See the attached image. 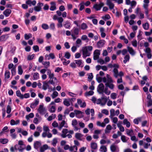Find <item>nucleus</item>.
I'll use <instances>...</instances> for the list:
<instances>
[{"label": "nucleus", "mask_w": 152, "mask_h": 152, "mask_svg": "<svg viewBox=\"0 0 152 152\" xmlns=\"http://www.w3.org/2000/svg\"><path fill=\"white\" fill-rule=\"evenodd\" d=\"M8 140L6 139H0V142L3 144H5L8 142Z\"/></svg>", "instance_id": "59"}, {"label": "nucleus", "mask_w": 152, "mask_h": 152, "mask_svg": "<svg viewBox=\"0 0 152 152\" xmlns=\"http://www.w3.org/2000/svg\"><path fill=\"white\" fill-rule=\"evenodd\" d=\"M104 4L103 3L101 2L99 4H95L93 6V8H94L96 10L98 11L100 10L101 8L104 5Z\"/></svg>", "instance_id": "10"}, {"label": "nucleus", "mask_w": 152, "mask_h": 152, "mask_svg": "<svg viewBox=\"0 0 152 152\" xmlns=\"http://www.w3.org/2000/svg\"><path fill=\"white\" fill-rule=\"evenodd\" d=\"M75 112L77 117L78 118H80L81 117L79 115L80 114H82V112L81 111L76 110L75 111Z\"/></svg>", "instance_id": "51"}, {"label": "nucleus", "mask_w": 152, "mask_h": 152, "mask_svg": "<svg viewBox=\"0 0 152 152\" xmlns=\"http://www.w3.org/2000/svg\"><path fill=\"white\" fill-rule=\"evenodd\" d=\"M71 56L70 53L68 52H66L65 53L64 57L66 58L69 59Z\"/></svg>", "instance_id": "64"}, {"label": "nucleus", "mask_w": 152, "mask_h": 152, "mask_svg": "<svg viewBox=\"0 0 152 152\" xmlns=\"http://www.w3.org/2000/svg\"><path fill=\"white\" fill-rule=\"evenodd\" d=\"M41 142L39 141H36L34 142V148L36 149H37L40 147L41 146Z\"/></svg>", "instance_id": "23"}, {"label": "nucleus", "mask_w": 152, "mask_h": 152, "mask_svg": "<svg viewBox=\"0 0 152 152\" xmlns=\"http://www.w3.org/2000/svg\"><path fill=\"white\" fill-rule=\"evenodd\" d=\"M100 143L101 144H104L106 143L108 144L110 143V140L109 139L105 140V139H101L100 141Z\"/></svg>", "instance_id": "27"}, {"label": "nucleus", "mask_w": 152, "mask_h": 152, "mask_svg": "<svg viewBox=\"0 0 152 152\" xmlns=\"http://www.w3.org/2000/svg\"><path fill=\"white\" fill-rule=\"evenodd\" d=\"M127 49L129 53L132 56H134L136 54V52L134 50L133 48L129 46L127 47Z\"/></svg>", "instance_id": "16"}, {"label": "nucleus", "mask_w": 152, "mask_h": 152, "mask_svg": "<svg viewBox=\"0 0 152 152\" xmlns=\"http://www.w3.org/2000/svg\"><path fill=\"white\" fill-rule=\"evenodd\" d=\"M106 4L110 9H113L114 7V5L110 0H107Z\"/></svg>", "instance_id": "18"}, {"label": "nucleus", "mask_w": 152, "mask_h": 152, "mask_svg": "<svg viewBox=\"0 0 152 152\" xmlns=\"http://www.w3.org/2000/svg\"><path fill=\"white\" fill-rule=\"evenodd\" d=\"M16 94L17 96L20 97L21 99H23L24 98L23 95L21 94L20 91L19 90L17 91H16Z\"/></svg>", "instance_id": "34"}, {"label": "nucleus", "mask_w": 152, "mask_h": 152, "mask_svg": "<svg viewBox=\"0 0 152 152\" xmlns=\"http://www.w3.org/2000/svg\"><path fill=\"white\" fill-rule=\"evenodd\" d=\"M143 2L144 4L143 6V8H148L149 3V0H144Z\"/></svg>", "instance_id": "31"}, {"label": "nucleus", "mask_w": 152, "mask_h": 152, "mask_svg": "<svg viewBox=\"0 0 152 152\" xmlns=\"http://www.w3.org/2000/svg\"><path fill=\"white\" fill-rule=\"evenodd\" d=\"M82 61L81 60H75V64H77L78 66L80 67L82 63Z\"/></svg>", "instance_id": "63"}, {"label": "nucleus", "mask_w": 152, "mask_h": 152, "mask_svg": "<svg viewBox=\"0 0 152 152\" xmlns=\"http://www.w3.org/2000/svg\"><path fill=\"white\" fill-rule=\"evenodd\" d=\"M48 146L47 145H44L40 148V151L41 152H44V151L48 148Z\"/></svg>", "instance_id": "39"}, {"label": "nucleus", "mask_w": 152, "mask_h": 152, "mask_svg": "<svg viewBox=\"0 0 152 152\" xmlns=\"http://www.w3.org/2000/svg\"><path fill=\"white\" fill-rule=\"evenodd\" d=\"M65 122L64 120H63L62 121L61 123L60 124L59 126L58 127V128L59 129H61L63 127L64 124H65Z\"/></svg>", "instance_id": "52"}, {"label": "nucleus", "mask_w": 152, "mask_h": 152, "mask_svg": "<svg viewBox=\"0 0 152 152\" xmlns=\"http://www.w3.org/2000/svg\"><path fill=\"white\" fill-rule=\"evenodd\" d=\"M15 150H18L19 152H23L25 148V146H23L16 145L15 146Z\"/></svg>", "instance_id": "14"}, {"label": "nucleus", "mask_w": 152, "mask_h": 152, "mask_svg": "<svg viewBox=\"0 0 152 152\" xmlns=\"http://www.w3.org/2000/svg\"><path fill=\"white\" fill-rule=\"evenodd\" d=\"M64 19L62 18L61 20H59L58 21V23L57 24V26L58 28H61L63 27V25L62 23L63 22Z\"/></svg>", "instance_id": "30"}, {"label": "nucleus", "mask_w": 152, "mask_h": 152, "mask_svg": "<svg viewBox=\"0 0 152 152\" xmlns=\"http://www.w3.org/2000/svg\"><path fill=\"white\" fill-rule=\"evenodd\" d=\"M56 115L55 114H52L48 118V120L50 121L54 119L56 117Z\"/></svg>", "instance_id": "43"}, {"label": "nucleus", "mask_w": 152, "mask_h": 152, "mask_svg": "<svg viewBox=\"0 0 152 152\" xmlns=\"http://www.w3.org/2000/svg\"><path fill=\"white\" fill-rule=\"evenodd\" d=\"M120 39L121 40H123L124 41V42L126 44H127L128 43V39L126 38L124 36H120Z\"/></svg>", "instance_id": "48"}, {"label": "nucleus", "mask_w": 152, "mask_h": 152, "mask_svg": "<svg viewBox=\"0 0 152 152\" xmlns=\"http://www.w3.org/2000/svg\"><path fill=\"white\" fill-rule=\"evenodd\" d=\"M43 5V3L41 2H39L37 4V5L34 7V10L36 12L40 11L42 9V7Z\"/></svg>", "instance_id": "8"}, {"label": "nucleus", "mask_w": 152, "mask_h": 152, "mask_svg": "<svg viewBox=\"0 0 152 152\" xmlns=\"http://www.w3.org/2000/svg\"><path fill=\"white\" fill-rule=\"evenodd\" d=\"M105 43V41L104 40H101L99 41L97 43L96 45L99 48L103 47Z\"/></svg>", "instance_id": "12"}, {"label": "nucleus", "mask_w": 152, "mask_h": 152, "mask_svg": "<svg viewBox=\"0 0 152 152\" xmlns=\"http://www.w3.org/2000/svg\"><path fill=\"white\" fill-rule=\"evenodd\" d=\"M34 117V114L32 113H30L28 115H26V118L27 120H28L30 118H33Z\"/></svg>", "instance_id": "53"}, {"label": "nucleus", "mask_w": 152, "mask_h": 152, "mask_svg": "<svg viewBox=\"0 0 152 152\" xmlns=\"http://www.w3.org/2000/svg\"><path fill=\"white\" fill-rule=\"evenodd\" d=\"M42 136L43 138L47 137L48 138H50L52 137V135L50 132H43L42 134Z\"/></svg>", "instance_id": "13"}, {"label": "nucleus", "mask_w": 152, "mask_h": 152, "mask_svg": "<svg viewBox=\"0 0 152 152\" xmlns=\"http://www.w3.org/2000/svg\"><path fill=\"white\" fill-rule=\"evenodd\" d=\"M103 78L104 77L102 78V77H99L98 75H97L96 76V80L99 83L101 82L102 81H103Z\"/></svg>", "instance_id": "62"}, {"label": "nucleus", "mask_w": 152, "mask_h": 152, "mask_svg": "<svg viewBox=\"0 0 152 152\" xmlns=\"http://www.w3.org/2000/svg\"><path fill=\"white\" fill-rule=\"evenodd\" d=\"M77 103L80 105L81 107H84L86 106V103L85 102H82L81 100L80 99H77Z\"/></svg>", "instance_id": "26"}, {"label": "nucleus", "mask_w": 152, "mask_h": 152, "mask_svg": "<svg viewBox=\"0 0 152 152\" xmlns=\"http://www.w3.org/2000/svg\"><path fill=\"white\" fill-rule=\"evenodd\" d=\"M82 137V135L80 133H77L75 134V137L78 139H80Z\"/></svg>", "instance_id": "61"}, {"label": "nucleus", "mask_w": 152, "mask_h": 152, "mask_svg": "<svg viewBox=\"0 0 152 152\" xmlns=\"http://www.w3.org/2000/svg\"><path fill=\"white\" fill-rule=\"evenodd\" d=\"M110 118H112V117H113L115 115V110L113 109H111L110 110Z\"/></svg>", "instance_id": "38"}, {"label": "nucleus", "mask_w": 152, "mask_h": 152, "mask_svg": "<svg viewBox=\"0 0 152 152\" xmlns=\"http://www.w3.org/2000/svg\"><path fill=\"white\" fill-rule=\"evenodd\" d=\"M77 121L76 119H75L72 121V125L74 127V130L75 131H77L80 129L77 126Z\"/></svg>", "instance_id": "6"}, {"label": "nucleus", "mask_w": 152, "mask_h": 152, "mask_svg": "<svg viewBox=\"0 0 152 152\" xmlns=\"http://www.w3.org/2000/svg\"><path fill=\"white\" fill-rule=\"evenodd\" d=\"M18 74L19 75H21L23 73V70L22 69V67L20 66H19L18 67Z\"/></svg>", "instance_id": "49"}, {"label": "nucleus", "mask_w": 152, "mask_h": 152, "mask_svg": "<svg viewBox=\"0 0 152 152\" xmlns=\"http://www.w3.org/2000/svg\"><path fill=\"white\" fill-rule=\"evenodd\" d=\"M88 28V26L85 23H82L81 25V28L83 30H84Z\"/></svg>", "instance_id": "57"}, {"label": "nucleus", "mask_w": 152, "mask_h": 152, "mask_svg": "<svg viewBox=\"0 0 152 152\" xmlns=\"http://www.w3.org/2000/svg\"><path fill=\"white\" fill-rule=\"evenodd\" d=\"M71 99H64L63 102L64 104L67 107L69 106L70 104Z\"/></svg>", "instance_id": "20"}, {"label": "nucleus", "mask_w": 152, "mask_h": 152, "mask_svg": "<svg viewBox=\"0 0 152 152\" xmlns=\"http://www.w3.org/2000/svg\"><path fill=\"white\" fill-rule=\"evenodd\" d=\"M104 89V86L102 83H100L98 87L97 91L99 94L103 93Z\"/></svg>", "instance_id": "11"}, {"label": "nucleus", "mask_w": 152, "mask_h": 152, "mask_svg": "<svg viewBox=\"0 0 152 152\" xmlns=\"http://www.w3.org/2000/svg\"><path fill=\"white\" fill-rule=\"evenodd\" d=\"M11 10L10 9H7L4 12L3 14L6 17L9 16L11 13Z\"/></svg>", "instance_id": "22"}, {"label": "nucleus", "mask_w": 152, "mask_h": 152, "mask_svg": "<svg viewBox=\"0 0 152 152\" xmlns=\"http://www.w3.org/2000/svg\"><path fill=\"white\" fill-rule=\"evenodd\" d=\"M43 132H50V129L47 126L44 125L43 126Z\"/></svg>", "instance_id": "50"}, {"label": "nucleus", "mask_w": 152, "mask_h": 152, "mask_svg": "<svg viewBox=\"0 0 152 152\" xmlns=\"http://www.w3.org/2000/svg\"><path fill=\"white\" fill-rule=\"evenodd\" d=\"M130 58V57L129 55L127 54L126 55L124 58V60L123 61L124 63V64L126 63L127 61H129Z\"/></svg>", "instance_id": "36"}, {"label": "nucleus", "mask_w": 152, "mask_h": 152, "mask_svg": "<svg viewBox=\"0 0 152 152\" xmlns=\"http://www.w3.org/2000/svg\"><path fill=\"white\" fill-rule=\"evenodd\" d=\"M50 4L51 6L50 8V10L51 11H53L55 10L56 9L55 3L54 2H51L50 3Z\"/></svg>", "instance_id": "28"}, {"label": "nucleus", "mask_w": 152, "mask_h": 152, "mask_svg": "<svg viewBox=\"0 0 152 152\" xmlns=\"http://www.w3.org/2000/svg\"><path fill=\"white\" fill-rule=\"evenodd\" d=\"M26 3L29 5L30 6H31L32 5L34 6L36 3V1L35 0L31 1V0H28L26 1Z\"/></svg>", "instance_id": "21"}, {"label": "nucleus", "mask_w": 152, "mask_h": 152, "mask_svg": "<svg viewBox=\"0 0 152 152\" xmlns=\"http://www.w3.org/2000/svg\"><path fill=\"white\" fill-rule=\"evenodd\" d=\"M38 111L41 114H43L44 113L45 111V109L44 107L43 104L39 105Z\"/></svg>", "instance_id": "15"}, {"label": "nucleus", "mask_w": 152, "mask_h": 152, "mask_svg": "<svg viewBox=\"0 0 152 152\" xmlns=\"http://www.w3.org/2000/svg\"><path fill=\"white\" fill-rule=\"evenodd\" d=\"M58 94L56 91H55L53 92V94L51 95V96L53 99H54L58 95Z\"/></svg>", "instance_id": "47"}, {"label": "nucleus", "mask_w": 152, "mask_h": 152, "mask_svg": "<svg viewBox=\"0 0 152 152\" xmlns=\"http://www.w3.org/2000/svg\"><path fill=\"white\" fill-rule=\"evenodd\" d=\"M58 142L57 139L56 138H54L52 142V145L54 146H55L56 145V144Z\"/></svg>", "instance_id": "56"}, {"label": "nucleus", "mask_w": 152, "mask_h": 152, "mask_svg": "<svg viewBox=\"0 0 152 152\" xmlns=\"http://www.w3.org/2000/svg\"><path fill=\"white\" fill-rule=\"evenodd\" d=\"M49 87L48 83L45 81L43 82V85L42 86V88L44 90H46L48 87Z\"/></svg>", "instance_id": "40"}, {"label": "nucleus", "mask_w": 152, "mask_h": 152, "mask_svg": "<svg viewBox=\"0 0 152 152\" xmlns=\"http://www.w3.org/2000/svg\"><path fill=\"white\" fill-rule=\"evenodd\" d=\"M49 78L51 80L54 79V81H56L57 79L56 77H54V74L53 73L48 75Z\"/></svg>", "instance_id": "55"}, {"label": "nucleus", "mask_w": 152, "mask_h": 152, "mask_svg": "<svg viewBox=\"0 0 152 152\" xmlns=\"http://www.w3.org/2000/svg\"><path fill=\"white\" fill-rule=\"evenodd\" d=\"M128 139L129 138H127L124 135H122L121 136V139L123 142H126Z\"/></svg>", "instance_id": "44"}, {"label": "nucleus", "mask_w": 152, "mask_h": 152, "mask_svg": "<svg viewBox=\"0 0 152 152\" xmlns=\"http://www.w3.org/2000/svg\"><path fill=\"white\" fill-rule=\"evenodd\" d=\"M94 92L93 91H90L88 92H86L85 94V96L87 97L90 96H92L93 95Z\"/></svg>", "instance_id": "42"}, {"label": "nucleus", "mask_w": 152, "mask_h": 152, "mask_svg": "<svg viewBox=\"0 0 152 152\" xmlns=\"http://www.w3.org/2000/svg\"><path fill=\"white\" fill-rule=\"evenodd\" d=\"M110 18V15L108 14H107L105 16H103L102 17V18L105 21L109 19Z\"/></svg>", "instance_id": "46"}, {"label": "nucleus", "mask_w": 152, "mask_h": 152, "mask_svg": "<svg viewBox=\"0 0 152 152\" xmlns=\"http://www.w3.org/2000/svg\"><path fill=\"white\" fill-rule=\"evenodd\" d=\"M93 49V47L91 46H87L83 47L82 48V51L83 53V57L86 58L90 56L91 51Z\"/></svg>", "instance_id": "3"}, {"label": "nucleus", "mask_w": 152, "mask_h": 152, "mask_svg": "<svg viewBox=\"0 0 152 152\" xmlns=\"http://www.w3.org/2000/svg\"><path fill=\"white\" fill-rule=\"evenodd\" d=\"M110 149L112 152H118L119 149L118 147L115 144H112L110 146Z\"/></svg>", "instance_id": "9"}, {"label": "nucleus", "mask_w": 152, "mask_h": 152, "mask_svg": "<svg viewBox=\"0 0 152 152\" xmlns=\"http://www.w3.org/2000/svg\"><path fill=\"white\" fill-rule=\"evenodd\" d=\"M63 26L66 29H69L71 26V23L68 20H66L64 23Z\"/></svg>", "instance_id": "19"}, {"label": "nucleus", "mask_w": 152, "mask_h": 152, "mask_svg": "<svg viewBox=\"0 0 152 152\" xmlns=\"http://www.w3.org/2000/svg\"><path fill=\"white\" fill-rule=\"evenodd\" d=\"M123 124H124L126 125V126L128 128H129L130 126V122L128 121V120L126 119H124V120Z\"/></svg>", "instance_id": "35"}, {"label": "nucleus", "mask_w": 152, "mask_h": 152, "mask_svg": "<svg viewBox=\"0 0 152 152\" xmlns=\"http://www.w3.org/2000/svg\"><path fill=\"white\" fill-rule=\"evenodd\" d=\"M149 24L148 23H146L142 24L143 28L145 30H147L149 28Z\"/></svg>", "instance_id": "54"}, {"label": "nucleus", "mask_w": 152, "mask_h": 152, "mask_svg": "<svg viewBox=\"0 0 152 152\" xmlns=\"http://www.w3.org/2000/svg\"><path fill=\"white\" fill-rule=\"evenodd\" d=\"M39 103V100L38 99H36L34 102L31 104L30 107L32 108H34Z\"/></svg>", "instance_id": "17"}, {"label": "nucleus", "mask_w": 152, "mask_h": 152, "mask_svg": "<svg viewBox=\"0 0 152 152\" xmlns=\"http://www.w3.org/2000/svg\"><path fill=\"white\" fill-rule=\"evenodd\" d=\"M32 35L31 34L29 33L28 34H25L24 35L25 38L26 40H28L29 38L32 37Z\"/></svg>", "instance_id": "58"}, {"label": "nucleus", "mask_w": 152, "mask_h": 152, "mask_svg": "<svg viewBox=\"0 0 152 152\" xmlns=\"http://www.w3.org/2000/svg\"><path fill=\"white\" fill-rule=\"evenodd\" d=\"M61 134V137L64 138L67 137L68 138H71L72 137L71 135L73 134L74 132L73 130L68 131L67 129H63Z\"/></svg>", "instance_id": "4"}, {"label": "nucleus", "mask_w": 152, "mask_h": 152, "mask_svg": "<svg viewBox=\"0 0 152 152\" xmlns=\"http://www.w3.org/2000/svg\"><path fill=\"white\" fill-rule=\"evenodd\" d=\"M91 147L92 149L96 150L97 148V144L94 142H92L91 143Z\"/></svg>", "instance_id": "29"}, {"label": "nucleus", "mask_w": 152, "mask_h": 152, "mask_svg": "<svg viewBox=\"0 0 152 152\" xmlns=\"http://www.w3.org/2000/svg\"><path fill=\"white\" fill-rule=\"evenodd\" d=\"M33 76L34 80H37L39 78V74L37 72L34 73L33 74Z\"/></svg>", "instance_id": "45"}, {"label": "nucleus", "mask_w": 152, "mask_h": 152, "mask_svg": "<svg viewBox=\"0 0 152 152\" xmlns=\"http://www.w3.org/2000/svg\"><path fill=\"white\" fill-rule=\"evenodd\" d=\"M100 54V50H96L94 53V59L95 60L98 59L99 58Z\"/></svg>", "instance_id": "7"}, {"label": "nucleus", "mask_w": 152, "mask_h": 152, "mask_svg": "<svg viewBox=\"0 0 152 152\" xmlns=\"http://www.w3.org/2000/svg\"><path fill=\"white\" fill-rule=\"evenodd\" d=\"M113 72L114 73V76L116 78H117L118 76H119L121 77L124 75V74L122 71H121L118 73V69H116L115 68L114 69H113Z\"/></svg>", "instance_id": "5"}, {"label": "nucleus", "mask_w": 152, "mask_h": 152, "mask_svg": "<svg viewBox=\"0 0 152 152\" xmlns=\"http://www.w3.org/2000/svg\"><path fill=\"white\" fill-rule=\"evenodd\" d=\"M91 100L94 103L100 104L101 106H104L106 104L107 101V99L106 97L104 96L102 97L101 99H97L95 97L93 96L91 99Z\"/></svg>", "instance_id": "2"}, {"label": "nucleus", "mask_w": 152, "mask_h": 152, "mask_svg": "<svg viewBox=\"0 0 152 152\" xmlns=\"http://www.w3.org/2000/svg\"><path fill=\"white\" fill-rule=\"evenodd\" d=\"M43 64L44 65L45 68H48L50 66V63L49 61L44 62Z\"/></svg>", "instance_id": "60"}, {"label": "nucleus", "mask_w": 152, "mask_h": 152, "mask_svg": "<svg viewBox=\"0 0 152 152\" xmlns=\"http://www.w3.org/2000/svg\"><path fill=\"white\" fill-rule=\"evenodd\" d=\"M126 131L127 134L128 135L131 136L133 135V131L132 129H127L126 130Z\"/></svg>", "instance_id": "37"}, {"label": "nucleus", "mask_w": 152, "mask_h": 152, "mask_svg": "<svg viewBox=\"0 0 152 152\" xmlns=\"http://www.w3.org/2000/svg\"><path fill=\"white\" fill-rule=\"evenodd\" d=\"M112 129V126L110 124L107 125L104 131L106 134L109 133Z\"/></svg>", "instance_id": "24"}, {"label": "nucleus", "mask_w": 152, "mask_h": 152, "mask_svg": "<svg viewBox=\"0 0 152 152\" xmlns=\"http://www.w3.org/2000/svg\"><path fill=\"white\" fill-rule=\"evenodd\" d=\"M99 151L102 152H106L107 151V148L105 145H102L99 149Z\"/></svg>", "instance_id": "33"}, {"label": "nucleus", "mask_w": 152, "mask_h": 152, "mask_svg": "<svg viewBox=\"0 0 152 152\" xmlns=\"http://www.w3.org/2000/svg\"><path fill=\"white\" fill-rule=\"evenodd\" d=\"M56 106L55 105L49 106V111L51 113H54L56 110Z\"/></svg>", "instance_id": "32"}, {"label": "nucleus", "mask_w": 152, "mask_h": 152, "mask_svg": "<svg viewBox=\"0 0 152 152\" xmlns=\"http://www.w3.org/2000/svg\"><path fill=\"white\" fill-rule=\"evenodd\" d=\"M10 72L8 70H6L4 76L5 79H8L10 77Z\"/></svg>", "instance_id": "41"}, {"label": "nucleus", "mask_w": 152, "mask_h": 152, "mask_svg": "<svg viewBox=\"0 0 152 152\" xmlns=\"http://www.w3.org/2000/svg\"><path fill=\"white\" fill-rule=\"evenodd\" d=\"M103 82L105 83V85L106 87L103 91L104 93L107 95H109L111 91H108V87H109L110 89H113L114 88V85L112 83L113 82V80L112 79V77L108 74L106 75V77H104L103 78Z\"/></svg>", "instance_id": "1"}, {"label": "nucleus", "mask_w": 152, "mask_h": 152, "mask_svg": "<svg viewBox=\"0 0 152 152\" xmlns=\"http://www.w3.org/2000/svg\"><path fill=\"white\" fill-rule=\"evenodd\" d=\"M108 67L110 68H112V67H114V69L115 68L116 69H118L119 67V66L118 64H114L113 65L111 64H109L107 66Z\"/></svg>", "instance_id": "25"}]
</instances>
